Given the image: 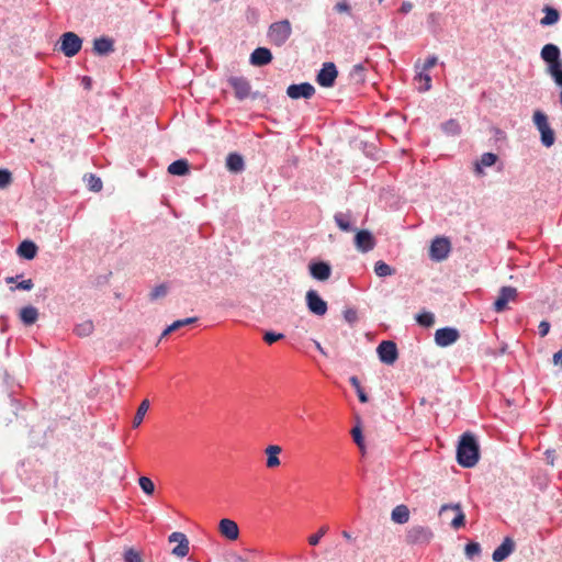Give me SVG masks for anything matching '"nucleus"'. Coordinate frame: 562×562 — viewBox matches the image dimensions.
<instances>
[{"label":"nucleus","mask_w":562,"mask_h":562,"mask_svg":"<svg viewBox=\"0 0 562 562\" xmlns=\"http://www.w3.org/2000/svg\"><path fill=\"white\" fill-rule=\"evenodd\" d=\"M351 217L352 215L350 212H337L334 215V221L340 231L349 233L357 229L351 222Z\"/></svg>","instance_id":"obj_23"},{"label":"nucleus","mask_w":562,"mask_h":562,"mask_svg":"<svg viewBox=\"0 0 562 562\" xmlns=\"http://www.w3.org/2000/svg\"><path fill=\"white\" fill-rule=\"evenodd\" d=\"M82 48V38L75 32H65L59 37V50L66 57L76 56Z\"/></svg>","instance_id":"obj_5"},{"label":"nucleus","mask_w":562,"mask_h":562,"mask_svg":"<svg viewBox=\"0 0 562 562\" xmlns=\"http://www.w3.org/2000/svg\"><path fill=\"white\" fill-rule=\"evenodd\" d=\"M328 528L326 526L322 527L316 533H313L308 537V543L311 546H317L321 539L325 536Z\"/></svg>","instance_id":"obj_49"},{"label":"nucleus","mask_w":562,"mask_h":562,"mask_svg":"<svg viewBox=\"0 0 562 562\" xmlns=\"http://www.w3.org/2000/svg\"><path fill=\"white\" fill-rule=\"evenodd\" d=\"M273 59L272 53L267 47H257L252 50L249 57V63L255 67H262L269 65Z\"/></svg>","instance_id":"obj_19"},{"label":"nucleus","mask_w":562,"mask_h":562,"mask_svg":"<svg viewBox=\"0 0 562 562\" xmlns=\"http://www.w3.org/2000/svg\"><path fill=\"white\" fill-rule=\"evenodd\" d=\"M38 251L37 245L31 239H24L16 248V254L20 258L32 260L36 257Z\"/></svg>","instance_id":"obj_21"},{"label":"nucleus","mask_w":562,"mask_h":562,"mask_svg":"<svg viewBox=\"0 0 562 562\" xmlns=\"http://www.w3.org/2000/svg\"><path fill=\"white\" fill-rule=\"evenodd\" d=\"M316 344V349L324 356H326L327 353L325 352L324 348L322 347V345L319 342H315Z\"/></svg>","instance_id":"obj_62"},{"label":"nucleus","mask_w":562,"mask_h":562,"mask_svg":"<svg viewBox=\"0 0 562 562\" xmlns=\"http://www.w3.org/2000/svg\"><path fill=\"white\" fill-rule=\"evenodd\" d=\"M138 484L142 488V491L147 495H153L155 492V484L154 482L147 477V476H140L138 480Z\"/></svg>","instance_id":"obj_42"},{"label":"nucleus","mask_w":562,"mask_h":562,"mask_svg":"<svg viewBox=\"0 0 562 562\" xmlns=\"http://www.w3.org/2000/svg\"><path fill=\"white\" fill-rule=\"evenodd\" d=\"M418 325L429 328L435 324V315L431 312L424 311L415 316Z\"/></svg>","instance_id":"obj_33"},{"label":"nucleus","mask_w":562,"mask_h":562,"mask_svg":"<svg viewBox=\"0 0 562 562\" xmlns=\"http://www.w3.org/2000/svg\"><path fill=\"white\" fill-rule=\"evenodd\" d=\"M542 11L544 16L540 20L541 26H551L559 22L561 15L558 9L551 5H544Z\"/></svg>","instance_id":"obj_25"},{"label":"nucleus","mask_w":562,"mask_h":562,"mask_svg":"<svg viewBox=\"0 0 562 562\" xmlns=\"http://www.w3.org/2000/svg\"><path fill=\"white\" fill-rule=\"evenodd\" d=\"M308 270L312 276L317 281H325L329 279L331 274V267L328 262L323 260L311 261L308 265Z\"/></svg>","instance_id":"obj_18"},{"label":"nucleus","mask_w":562,"mask_h":562,"mask_svg":"<svg viewBox=\"0 0 562 562\" xmlns=\"http://www.w3.org/2000/svg\"><path fill=\"white\" fill-rule=\"evenodd\" d=\"M451 250V243L449 238L437 236L430 245L429 257L435 261L445 260Z\"/></svg>","instance_id":"obj_9"},{"label":"nucleus","mask_w":562,"mask_h":562,"mask_svg":"<svg viewBox=\"0 0 562 562\" xmlns=\"http://www.w3.org/2000/svg\"><path fill=\"white\" fill-rule=\"evenodd\" d=\"M480 460V445L471 431L463 432L457 446V462L465 469L473 468Z\"/></svg>","instance_id":"obj_1"},{"label":"nucleus","mask_w":562,"mask_h":562,"mask_svg":"<svg viewBox=\"0 0 562 562\" xmlns=\"http://www.w3.org/2000/svg\"><path fill=\"white\" fill-rule=\"evenodd\" d=\"M413 3L411 1H403L400 7V12L403 14H407L412 11Z\"/></svg>","instance_id":"obj_56"},{"label":"nucleus","mask_w":562,"mask_h":562,"mask_svg":"<svg viewBox=\"0 0 562 562\" xmlns=\"http://www.w3.org/2000/svg\"><path fill=\"white\" fill-rule=\"evenodd\" d=\"M245 19L249 24H256L259 20V11L255 7H247L245 12Z\"/></svg>","instance_id":"obj_46"},{"label":"nucleus","mask_w":562,"mask_h":562,"mask_svg":"<svg viewBox=\"0 0 562 562\" xmlns=\"http://www.w3.org/2000/svg\"><path fill=\"white\" fill-rule=\"evenodd\" d=\"M460 338V333L454 327H441L435 333V342L439 347H449Z\"/></svg>","instance_id":"obj_12"},{"label":"nucleus","mask_w":562,"mask_h":562,"mask_svg":"<svg viewBox=\"0 0 562 562\" xmlns=\"http://www.w3.org/2000/svg\"><path fill=\"white\" fill-rule=\"evenodd\" d=\"M291 35L292 25L288 19L271 23L267 32L269 42L277 47L283 46Z\"/></svg>","instance_id":"obj_3"},{"label":"nucleus","mask_w":562,"mask_h":562,"mask_svg":"<svg viewBox=\"0 0 562 562\" xmlns=\"http://www.w3.org/2000/svg\"><path fill=\"white\" fill-rule=\"evenodd\" d=\"M344 318H345V321L348 324L353 325L358 321L357 311L355 308H347V310H345L344 311Z\"/></svg>","instance_id":"obj_52"},{"label":"nucleus","mask_w":562,"mask_h":562,"mask_svg":"<svg viewBox=\"0 0 562 562\" xmlns=\"http://www.w3.org/2000/svg\"><path fill=\"white\" fill-rule=\"evenodd\" d=\"M281 452V447L277 445H270L266 449L267 453V467L268 468H276L280 465V459L279 453Z\"/></svg>","instance_id":"obj_31"},{"label":"nucleus","mask_w":562,"mask_h":562,"mask_svg":"<svg viewBox=\"0 0 562 562\" xmlns=\"http://www.w3.org/2000/svg\"><path fill=\"white\" fill-rule=\"evenodd\" d=\"M474 172L476 176H483L484 175V167L481 165L479 160L474 162Z\"/></svg>","instance_id":"obj_58"},{"label":"nucleus","mask_w":562,"mask_h":562,"mask_svg":"<svg viewBox=\"0 0 562 562\" xmlns=\"http://www.w3.org/2000/svg\"><path fill=\"white\" fill-rule=\"evenodd\" d=\"M334 10L338 13L351 15V5L346 0H341L334 5Z\"/></svg>","instance_id":"obj_50"},{"label":"nucleus","mask_w":562,"mask_h":562,"mask_svg":"<svg viewBox=\"0 0 562 562\" xmlns=\"http://www.w3.org/2000/svg\"><path fill=\"white\" fill-rule=\"evenodd\" d=\"M226 168L231 172H241L245 169V161L240 154L238 153H231L226 157Z\"/></svg>","instance_id":"obj_24"},{"label":"nucleus","mask_w":562,"mask_h":562,"mask_svg":"<svg viewBox=\"0 0 562 562\" xmlns=\"http://www.w3.org/2000/svg\"><path fill=\"white\" fill-rule=\"evenodd\" d=\"M168 288L165 283L156 285L149 293L150 301H156L159 297H164L167 295Z\"/></svg>","instance_id":"obj_43"},{"label":"nucleus","mask_w":562,"mask_h":562,"mask_svg":"<svg viewBox=\"0 0 562 562\" xmlns=\"http://www.w3.org/2000/svg\"><path fill=\"white\" fill-rule=\"evenodd\" d=\"M148 408H149V401L148 400H144L139 404V406L137 408V412H136V414H135V416L133 418V427L134 428H137L142 424V422L144 419V416H145L146 412L148 411Z\"/></svg>","instance_id":"obj_36"},{"label":"nucleus","mask_w":562,"mask_h":562,"mask_svg":"<svg viewBox=\"0 0 562 562\" xmlns=\"http://www.w3.org/2000/svg\"><path fill=\"white\" fill-rule=\"evenodd\" d=\"M21 277H22V274H16V276H14V277H7V278H5V282H7L8 284H10V283H15V282H18V280H19Z\"/></svg>","instance_id":"obj_61"},{"label":"nucleus","mask_w":562,"mask_h":562,"mask_svg":"<svg viewBox=\"0 0 562 562\" xmlns=\"http://www.w3.org/2000/svg\"><path fill=\"white\" fill-rule=\"evenodd\" d=\"M115 42L112 37L102 35L100 37H95L93 40V48L92 52L97 56H109L110 54L114 53Z\"/></svg>","instance_id":"obj_16"},{"label":"nucleus","mask_w":562,"mask_h":562,"mask_svg":"<svg viewBox=\"0 0 562 562\" xmlns=\"http://www.w3.org/2000/svg\"><path fill=\"white\" fill-rule=\"evenodd\" d=\"M374 272L378 277L385 278L392 276L395 270L386 262L379 260L374 265Z\"/></svg>","instance_id":"obj_37"},{"label":"nucleus","mask_w":562,"mask_h":562,"mask_svg":"<svg viewBox=\"0 0 562 562\" xmlns=\"http://www.w3.org/2000/svg\"><path fill=\"white\" fill-rule=\"evenodd\" d=\"M220 532L228 540H236L239 536L238 525L228 518H223L218 525Z\"/></svg>","instance_id":"obj_22"},{"label":"nucleus","mask_w":562,"mask_h":562,"mask_svg":"<svg viewBox=\"0 0 562 562\" xmlns=\"http://www.w3.org/2000/svg\"><path fill=\"white\" fill-rule=\"evenodd\" d=\"M532 122L540 133L541 144L547 148L551 147L555 142V133L549 124L547 114L540 110L535 111Z\"/></svg>","instance_id":"obj_4"},{"label":"nucleus","mask_w":562,"mask_h":562,"mask_svg":"<svg viewBox=\"0 0 562 562\" xmlns=\"http://www.w3.org/2000/svg\"><path fill=\"white\" fill-rule=\"evenodd\" d=\"M34 288V282L32 279L22 280L18 282L15 286L11 288V291L22 290V291H31Z\"/></svg>","instance_id":"obj_51"},{"label":"nucleus","mask_w":562,"mask_h":562,"mask_svg":"<svg viewBox=\"0 0 562 562\" xmlns=\"http://www.w3.org/2000/svg\"><path fill=\"white\" fill-rule=\"evenodd\" d=\"M363 69L364 68H363V66L361 64H357V65L353 66V70L355 71H363Z\"/></svg>","instance_id":"obj_63"},{"label":"nucleus","mask_w":562,"mask_h":562,"mask_svg":"<svg viewBox=\"0 0 562 562\" xmlns=\"http://www.w3.org/2000/svg\"><path fill=\"white\" fill-rule=\"evenodd\" d=\"M379 360L387 366L393 364L398 358L397 346L393 340H382L376 347Z\"/></svg>","instance_id":"obj_8"},{"label":"nucleus","mask_w":562,"mask_h":562,"mask_svg":"<svg viewBox=\"0 0 562 562\" xmlns=\"http://www.w3.org/2000/svg\"><path fill=\"white\" fill-rule=\"evenodd\" d=\"M552 361L555 366H560L562 368V348L553 353Z\"/></svg>","instance_id":"obj_57"},{"label":"nucleus","mask_w":562,"mask_h":562,"mask_svg":"<svg viewBox=\"0 0 562 562\" xmlns=\"http://www.w3.org/2000/svg\"><path fill=\"white\" fill-rule=\"evenodd\" d=\"M441 132L451 137L460 136L462 127L456 119H449L440 124Z\"/></svg>","instance_id":"obj_27"},{"label":"nucleus","mask_w":562,"mask_h":562,"mask_svg":"<svg viewBox=\"0 0 562 562\" xmlns=\"http://www.w3.org/2000/svg\"><path fill=\"white\" fill-rule=\"evenodd\" d=\"M498 160V156L494 153H484L480 158V162L483 167H492Z\"/></svg>","instance_id":"obj_44"},{"label":"nucleus","mask_w":562,"mask_h":562,"mask_svg":"<svg viewBox=\"0 0 562 562\" xmlns=\"http://www.w3.org/2000/svg\"><path fill=\"white\" fill-rule=\"evenodd\" d=\"M286 94L293 100H308L315 94V88L310 82L292 83L286 88Z\"/></svg>","instance_id":"obj_13"},{"label":"nucleus","mask_w":562,"mask_h":562,"mask_svg":"<svg viewBox=\"0 0 562 562\" xmlns=\"http://www.w3.org/2000/svg\"><path fill=\"white\" fill-rule=\"evenodd\" d=\"M305 301L307 310L316 316H324L328 311L327 302L316 290H308L305 295Z\"/></svg>","instance_id":"obj_10"},{"label":"nucleus","mask_w":562,"mask_h":562,"mask_svg":"<svg viewBox=\"0 0 562 562\" xmlns=\"http://www.w3.org/2000/svg\"><path fill=\"white\" fill-rule=\"evenodd\" d=\"M169 542H178L171 553L179 558H184L189 553V540L183 532L175 531L168 537Z\"/></svg>","instance_id":"obj_17"},{"label":"nucleus","mask_w":562,"mask_h":562,"mask_svg":"<svg viewBox=\"0 0 562 562\" xmlns=\"http://www.w3.org/2000/svg\"><path fill=\"white\" fill-rule=\"evenodd\" d=\"M515 550V542L510 537H505L503 542L493 551L492 559L494 562L506 560Z\"/></svg>","instance_id":"obj_20"},{"label":"nucleus","mask_w":562,"mask_h":562,"mask_svg":"<svg viewBox=\"0 0 562 562\" xmlns=\"http://www.w3.org/2000/svg\"><path fill=\"white\" fill-rule=\"evenodd\" d=\"M93 331V323L91 321L76 325L74 333L79 337H87Z\"/></svg>","instance_id":"obj_39"},{"label":"nucleus","mask_w":562,"mask_h":562,"mask_svg":"<svg viewBox=\"0 0 562 562\" xmlns=\"http://www.w3.org/2000/svg\"><path fill=\"white\" fill-rule=\"evenodd\" d=\"M168 172L172 176H186L190 172V165L187 159H177L168 166Z\"/></svg>","instance_id":"obj_28"},{"label":"nucleus","mask_w":562,"mask_h":562,"mask_svg":"<svg viewBox=\"0 0 562 562\" xmlns=\"http://www.w3.org/2000/svg\"><path fill=\"white\" fill-rule=\"evenodd\" d=\"M434 533L429 527L413 526L407 530L406 542L408 544H428Z\"/></svg>","instance_id":"obj_7"},{"label":"nucleus","mask_w":562,"mask_h":562,"mask_svg":"<svg viewBox=\"0 0 562 562\" xmlns=\"http://www.w3.org/2000/svg\"><path fill=\"white\" fill-rule=\"evenodd\" d=\"M451 509L456 510V516L451 520V527L456 530L465 526V515L460 504L451 505Z\"/></svg>","instance_id":"obj_32"},{"label":"nucleus","mask_w":562,"mask_h":562,"mask_svg":"<svg viewBox=\"0 0 562 562\" xmlns=\"http://www.w3.org/2000/svg\"><path fill=\"white\" fill-rule=\"evenodd\" d=\"M338 77V69L333 61H326L322 65L316 75V82L323 88H331L335 86Z\"/></svg>","instance_id":"obj_6"},{"label":"nucleus","mask_w":562,"mask_h":562,"mask_svg":"<svg viewBox=\"0 0 562 562\" xmlns=\"http://www.w3.org/2000/svg\"><path fill=\"white\" fill-rule=\"evenodd\" d=\"M355 245L359 251L369 252L375 247L376 241L373 234L370 231L360 229L357 231L355 235Z\"/></svg>","instance_id":"obj_14"},{"label":"nucleus","mask_w":562,"mask_h":562,"mask_svg":"<svg viewBox=\"0 0 562 562\" xmlns=\"http://www.w3.org/2000/svg\"><path fill=\"white\" fill-rule=\"evenodd\" d=\"M438 61V57L436 55H430L427 57V59L424 63V70H428L429 68L434 67Z\"/></svg>","instance_id":"obj_55"},{"label":"nucleus","mask_w":562,"mask_h":562,"mask_svg":"<svg viewBox=\"0 0 562 562\" xmlns=\"http://www.w3.org/2000/svg\"><path fill=\"white\" fill-rule=\"evenodd\" d=\"M391 519L400 525H403L409 519V509L406 505H397L391 513Z\"/></svg>","instance_id":"obj_29"},{"label":"nucleus","mask_w":562,"mask_h":562,"mask_svg":"<svg viewBox=\"0 0 562 562\" xmlns=\"http://www.w3.org/2000/svg\"><path fill=\"white\" fill-rule=\"evenodd\" d=\"M440 22V13L438 12H430L427 16V23L430 29L435 32V27L439 25Z\"/></svg>","instance_id":"obj_53"},{"label":"nucleus","mask_w":562,"mask_h":562,"mask_svg":"<svg viewBox=\"0 0 562 562\" xmlns=\"http://www.w3.org/2000/svg\"><path fill=\"white\" fill-rule=\"evenodd\" d=\"M351 436H352L353 442L358 446V448L360 450L364 451V449H366L364 437H363V434H362V429H361L360 423H358L352 428Z\"/></svg>","instance_id":"obj_38"},{"label":"nucleus","mask_w":562,"mask_h":562,"mask_svg":"<svg viewBox=\"0 0 562 562\" xmlns=\"http://www.w3.org/2000/svg\"><path fill=\"white\" fill-rule=\"evenodd\" d=\"M546 458L549 464L553 465L554 462V451L553 450H547L546 451Z\"/></svg>","instance_id":"obj_59"},{"label":"nucleus","mask_w":562,"mask_h":562,"mask_svg":"<svg viewBox=\"0 0 562 562\" xmlns=\"http://www.w3.org/2000/svg\"><path fill=\"white\" fill-rule=\"evenodd\" d=\"M260 93L258 91H255V92H251L250 91V97L252 100H256L257 98H259Z\"/></svg>","instance_id":"obj_64"},{"label":"nucleus","mask_w":562,"mask_h":562,"mask_svg":"<svg viewBox=\"0 0 562 562\" xmlns=\"http://www.w3.org/2000/svg\"><path fill=\"white\" fill-rule=\"evenodd\" d=\"M196 322H198V317H187V318H183V319H177V321H175L173 323H171L170 325H168L164 329L160 338H162V337H165V336H167V335H169V334H171V333H173V331H176V330H178V329H180V328H182L184 326L194 324Z\"/></svg>","instance_id":"obj_30"},{"label":"nucleus","mask_w":562,"mask_h":562,"mask_svg":"<svg viewBox=\"0 0 562 562\" xmlns=\"http://www.w3.org/2000/svg\"><path fill=\"white\" fill-rule=\"evenodd\" d=\"M283 337H284V335L282 333H276V331H272V330H268L263 335V340H265L266 344L272 345L276 341L282 339Z\"/></svg>","instance_id":"obj_47"},{"label":"nucleus","mask_w":562,"mask_h":562,"mask_svg":"<svg viewBox=\"0 0 562 562\" xmlns=\"http://www.w3.org/2000/svg\"><path fill=\"white\" fill-rule=\"evenodd\" d=\"M12 182V173L8 169H0V189L7 188Z\"/></svg>","instance_id":"obj_48"},{"label":"nucleus","mask_w":562,"mask_h":562,"mask_svg":"<svg viewBox=\"0 0 562 562\" xmlns=\"http://www.w3.org/2000/svg\"><path fill=\"white\" fill-rule=\"evenodd\" d=\"M81 82H82L85 89H90L91 85H92V79L88 76H83Z\"/></svg>","instance_id":"obj_60"},{"label":"nucleus","mask_w":562,"mask_h":562,"mask_svg":"<svg viewBox=\"0 0 562 562\" xmlns=\"http://www.w3.org/2000/svg\"><path fill=\"white\" fill-rule=\"evenodd\" d=\"M228 85L233 88L235 98L244 101L250 97L251 85L244 76H231L227 78Z\"/></svg>","instance_id":"obj_11"},{"label":"nucleus","mask_w":562,"mask_h":562,"mask_svg":"<svg viewBox=\"0 0 562 562\" xmlns=\"http://www.w3.org/2000/svg\"><path fill=\"white\" fill-rule=\"evenodd\" d=\"M124 562H143V558L139 551L134 548H127L123 554Z\"/></svg>","instance_id":"obj_41"},{"label":"nucleus","mask_w":562,"mask_h":562,"mask_svg":"<svg viewBox=\"0 0 562 562\" xmlns=\"http://www.w3.org/2000/svg\"><path fill=\"white\" fill-rule=\"evenodd\" d=\"M20 319L25 326H31L36 323L38 318V311L32 305L24 306L20 310Z\"/></svg>","instance_id":"obj_26"},{"label":"nucleus","mask_w":562,"mask_h":562,"mask_svg":"<svg viewBox=\"0 0 562 562\" xmlns=\"http://www.w3.org/2000/svg\"><path fill=\"white\" fill-rule=\"evenodd\" d=\"M540 57L547 64L548 72L554 83L562 87V58L559 46L552 43L546 44L541 48Z\"/></svg>","instance_id":"obj_2"},{"label":"nucleus","mask_w":562,"mask_h":562,"mask_svg":"<svg viewBox=\"0 0 562 562\" xmlns=\"http://www.w3.org/2000/svg\"><path fill=\"white\" fill-rule=\"evenodd\" d=\"M349 382L352 385V387L356 390L357 396L361 403H368L369 396L361 386V383L359 379L356 375H352L349 378Z\"/></svg>","instance_id":"obj_34"},{"label":"nucleus","mask_w":562,"mask_h":562,"mask_svg":"<svg viewBox=\"0 0 562 562\" xmlns=\"http://www.w3.org/2000/svg\"><path fill=\"white\" fill-rule=\"evenodd\" d=\"M416 78L419 80H423L425 83L424 86L418 88L419 92H426L431 89V77L429 74L426 72V70L419 72Z\"/></svg>","instance_id":"obj_45"},{"label":"nucleus","mask_w":562,"mask_h":562,"mask_svg":"<svg viewBox=\"0 0 562 562\" xmlns=\"http://www.w3.org/2000/svg\"><path fill=\"white\" fill-rule=\"evenodd\" d=\"M465 555L469 559H473L481 553V544L476 541H469L464 547Z\"/></svg>","instance_id":"obj_40"},{"label":"nucleus","mask_w":562,"mask_h":562,"mask_svg":"<svg viewBox=\"0 0 562 562\" xmlns=\"http://www.w3.org/2000/svg\"><path fill=\"white\" fill-rule=\"evenodd\" d=\"M517 296V289L514 286H502L498 293L497 299L494 301L493 307L494 311L501 313L507 308V304L509 301L514 300Z\"/></svg>","instance_id":"obj_15"},{"label":"nucleus","mask_w":562,"mask_h":562,"mask_svg":"<svg viewBox=\"0 0 562 562\" xmlns=\"http://www.w3.org/2000/svg\"><path fill=\"white\" fill-rule=\"evenodd\" d=\"M551 325L548 321H541L538 326V334L540 337H546L550 331Z\"/></svg>","instance_id":"obj_54"},{"label":"nucleus","mask_w":562,"mask_h":562,"mask_svg":"<svg viewBox=\"0 0 562 562\" xmlns=\"http://www.w3.org/2000/svg\"><path fill=\"white\" fill-rule=\"evenodd\" d=\"M87 181V187L92 192H100L103 188V183L100 177L95 173H89L85 177Z\"/></svg>","instance_id":"obj_35"}]
</instances>
